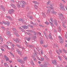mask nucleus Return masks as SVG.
<instances>
[{
    "label": "nucleus",
    "instance_id": "nucleus-42",
    "mask_svg": "<svg viewBox=\"0 0 67 67\" xmlns=\"http://www.w3.org/2000/svg\"><path fill=\"white\" fill-rule=\"evenodd\" d=\"M9 11H11V12H14V10L12 9H10Z\"/></svg>",
    "mask_w": 67,
    "mask_h": 67
},
{
    "label": "nucleus",
    "instance_id": "nucleus-20",
    "mask_svg": "<svg viewBox=\"0 0 67 67\" xmlns=\"http://www.w3.org/2000/svg\"><path fill=\"white\" fill-rule=\"evenodd\" d=\"M29 46L32 48H34V47L32 45H29Z\"/></svg>",
    "mask_w": 67,
    "mask_h": 67
},
{
    "label": "nucleus",
    "instance_id": "nucleus-14",
    "mask_svg": "<svg viewBox=\"0 0 67 67\" xmlns=\"http://www.w3.org/2000/svg\"><path fill=\"white\" fill-rule=\"evenodd\" d=\"M1 8L2 10H3V11H4L5 10V8H4V6L1 5Z\"/></svg>",
    "mask_w": 67,
    "mask_h": 67
},
{
    "label": "nucleus",
    "instance_id": "nucleus-39",
    "mask_svg": "<svg viewBox=\"0 0 67 67\" xmlns=\"http://www.w3.org/2000/svg\"><path fill=\"white\" fill-rule=\"evenodd\" d=\"M9 53H10V54H11V55L12 56H13V57H14V55H13V53H12L11 52H10Z\"/></svg>",
    "mask_w": 67,
    "mask_h": 67
},
{
    "label": "nucleus",
    "instance_id": "nucleus-26",
    "mask_svg": "<svg viewBox=\"0 0 67 67\" xmlns=\"http://www.w3.org/2000/svg\"><path fill=\"white\" fill-rule=\"evenodd\" d=\"M49 23L52 26H53V27L54 26V24L53 23H52L49 21Z\"/></svg>",
    "mask_w": 67,
    "mask_h": 67
},
{
    "label": "nucleus",
    "instance_id": "nucleus-55",
    "mask_svg": "<svg viewBox=\"0 0 67 67\" xmlns=\"http://www.w3.org/2000/svg\"><path fill=\"white\" fill-rule=\"evenodd\" d=\"M21 59H18L17 60V61L18 62H19V63H20V62H21Z\"/></svg>",
    "mask_w": 67,
    "mask_h": 67
},
{
    "label": "nucleus",
    "instance_id": "nucleus-53",
    "mask_svg": "<svg viewBox=\"0 0 67 67\" xmlns=\"http://www.w3.org/2000/svg\"><path fill=\"white\" fill-rule=\"evenodd\" d=\"M63 57H64V58L65 59H66V60L67 61V57H66V56H63Z\"/></svg>",
    "mask_w": 67,
    "mask_h": 67
},
{
    "label": "nucleus",
    "instance_id": "nucleus-13",
    "mask_svg": "<svg viewBox=\"0 0 67 67\" xmlns=\"http://www.w3.org/2000/svg\"><path fill=\"white\" fill-rule=\"evenodd\" d=\"M6 17L7 19H9V20H10L11 21H12V18L10 16H6Z\"/></svg>",
    "mask_w": 67,
    "mask_h": 67
},
{
    "label": "nucleus",
    "instance_id": "nucleus-18",
    "mask_svg": "<svg viewBox=\"0 0 67 67\" xmlns=\"http://www.w3.org/2000/svg\"><path fill=\"white\" fill-rule=\"evenodd\" d=\"M32 2L34 3H35V4H38L39 3H38L36 1H33Z\"/></svg>",
    "mask_w": 67,
    "mask_h": 67
},
{
    "label": "nucleus",
    "instance_id": "nucleus-24",
    "mask_svg": "<svg viewBox=\"0 0 67 67\" xmlns=\"http://www.w3.org/2000/svg\"><path fill=\"white\" fill-rule=\"evenodd\" d=\"M62 50H63V52H64V53H67V51L65 50V49H62Z\"/></svg>",
    "mask_w": 67,
    "mask_h": 67
},
{
    "label": "nucleus",
    "instance_id": "nucleus-3",
    "mask_svg": "<svg viewBox=\"0 0 67 67\" xmlns=\"http://www.w3.org/2000/svg\"><path fill=\"white\" fill-rule=\"evenodd\" d=\"M47 8H48V9H54V8L53 7V5H52V4H49V6H47Z\"/></svg>",
    "mask_w": 67,
    "mask_h": 67
},
{
    "label": "nucleus",
    "instance_id": "nucleus-4",
    "mask_svg": "<svg viewBox=\"0 0 67 67\" xmlns=\"http://www.w3.org/2000/svg\"><path fill=\"white\" fill-rule=\"evenodd\" d=\"M66 23V21H64L63 22V25L62 26L64 27H66V26H65V24Z\"/></svg>",
    "mask_w": 67,
    "mask_h": 67
},
{
    "label": "nucleus",
    "instance_id": "nucleus-63",
    "mask_svg": "<svg viewBox=\"0 0 67 67\" xmlns=\"http://www.w3.org/2000/svg\"><path fill=\"white\" fill-rule=\"evenodd\" d=\"M29 31L30 32H31V33H33V31L32 30H29Z\"/></svg>",
    "mask_w": 67,
    "mask_h": 67
},
{
    "label": "nucleus",
    "instance_id": "nucleus-61",
    "mask_svg": "<svg viewBox=\"0 0 67 67\" xmlns=\"http://www.w3.org/2000/svg\"><path fill=\"white\" fill-rule=\"evenodd\" d=\"M33 60L35 61H36V58H33Z\"/></svg>",
    "mask_w": 67,
    "mask_h": 67
},
{
    "label": "nucleus",
    "instance_id": "nucleus-8",
    "mask_svg": "<svg viewBox=\"0 0 67 67\" xmlns=\"http://www.w3.org/2000/svg\"><path fill=\"white\" fill-rule=\"evenodd\" d=\"M48 36L49 38L50 39H51V40H53V38H52V34H49L48 35Z\"/></svg>",
    "mask_w": 67,
    "mask_h": 67
},
{
    "label": "nucleus",
    "instance_id": "nucleus-7",
    "mask_svg": "<svg viewBox=\"0 0 67 67\" xmlns=\"http://www.w3.org/2000/svg\"><path fill=\"white\" fill-rule=\"evenodd\" d=\"M54 25H56V26H57V20H56L55 19L54 20Z\"/></svg>",
    "mask_w": 67,
    "mask_h": 67
},
{
    "label": "nucleus",
    "instance_id": "nucleus-23",
    "mask_svg": "<svg viewBox=\"0 0 67 67\" xmlns=\"http://www.w3.org/2000/svg\"><path fill=\"white\" fill-rule=\"evenodd\" d=\"M56 52L57 53V54H58V55H60V53H59V52L56 49Z\"/></svg>",
    "mask_w": 67,
    "mask_h": 67
},
{
    "label": "nucleus",
    "instance_id": "nucleus-33",
    "mask_svg": "<svg viewBox=\"0 0 67 67\" xmlns=\"http://www.w3.org/2000/svg\"><path fill=\"white\" fill-rule=\"evenodd\" d=\"M39 66L40 67H45V66H44V65H43V64H40Z\"/></svg>",
    "mask_w": 67,
    "mask_h": 67
},
{
    "label": "nucleus",
    "instance_id": "nucleus-1",
    "mask_svg": "<svg viewBox=\"0 0 67 67\" xmlns=\"http://www.w3.org/2000/svg\"><path fill=\"white\" fill-rule=\"evenodd\" d=\"M17 7L18 8L21 7V8H24L25 7V5H24V4H20V3H18L17 4Z\"/></svg>",
    "mask_w": 67,
    "mask_h": 67
},
{
    "label": "nucleus",
    "instance_id": "nucleus-31",
    "mask_svg": "<svg viewBox=\"0 0 67 67\" xmlns=\"http://www.w3.org/2000/svg\"><path fill=\"white\" fill-rule=\"evenodd\" d=\"M43 46L44 47H47V46H48V44H45V45H43Z\"/></svg>",
    "mask_w": 67,
    "mask_h": 67
},
{
    "label": "nucleus",
    "instance_id": "nucleus-58",
    "mask_svg": "<svg viewBox=\"0 0 67 67\" xmlns=\"http://www.w3.org/2000/svg\"><path fill=\"white\" fill-rule=\"evenodd\" d=\"M31 64L32 65H34V62H33V61H31Z\"/></svg>",
    "mask_w": 67,
    "mask_h": 67
},
{
    "label": "nucleus",
    "instance_id": "nucleus-36",
    "mask_svg": "<svg viewBox=\"0 0 67 67\" xmlns=\"http://www.w3.org/2000/svg\"><path fill=\"white\" fill-rule=\"evenodd\" d=\"M7 26H9V25H10V23L8 21H7Z\"/></svg>",
    "mask_w": 67,
    "mask_h": 67
},
{
    "label": "nucleus",
    "instance_id": "nucleus-6",
    "mask_svg": "<svg viewBox=\"0 0 67 67\" xmlns=\"http://www.w3.org/2000/svg\"><path fill=\"white\" fill-rule=\"evenodd\" d=\"M52 63L53 64L55 65L57 64V62H56V60L52 61Z\"/></svg>",
    "mask_w": 67,
    "mask_h": 67
},
{
    "label": "nucleus",
    "instance_id": "nucleus-47",
    "mask_svg": "<svg viewBox=\"0 0 67 67\" xmlns=\"http://www.w3.org/2000/svg\"><path fill=\"white\" fill-rule=\"evenodd\" d=\"M40 43L41 44H43L44 43V42L42 41H40Z\"/></svg>",
    "mask_w": 67,
    "mask_h": 67
},
{
    "label": "nucleus",
    "instance_id": "nucleus-22",
    "mask_svg": "<svg viewBox=\"0 0 67 67\" xmlns=\"http://www.w3.org/2000/svg\"><path fill=\"white\" fill-rule=\"evenodd\" d=\"M60 19L62 21H63L64 20V16H62L60 18Z\"/></svg>",
    "mask_w": 67,
    "mask_h": 67
},
{
    "label": "nucleus",
    "instance_id": "nucleus-12",
    "mask_svg": "<svg viewBox=\"0 0 67 67\" xmlns=\"http://www.w3.org/2000/svg\"><path fill=\"white\" fill-rule=\"evenodd\" d=\"M11 6L13 8H14L15 9H16V7L15 6V5L12 4L11 5Z\"/></svg>",
    "mask_w": 67,
    "mask_h": 67
},
{
    "label": "nucleus",
    "instance_id": "nucleus-43",
    "mask_svg": "<svg viewBox=\"0 0 67 67\" xmlns=\"http://www.w3.org/2000/svg\"><path fill=\"white\" fill-rule=\"evenodd\" d=\"M58 31L59 32H60L61 31V28L60 27H59Z\"/></svg>",
    "mask_w": 67,
    "mask_h": 67
},
{
    "label": "nucleus",
    "instance_id": "nucleus-60",
    "mask_svg": "<svg viewBox=\"0 0 67 67\" xmlns=\"http://www.w3.org/2000/svg\"><path fill=\"white\" fill-rule=\"evenodd\" d=\"M3 24H7V23H6L5 22L3 21Z\"/></svg>",
    "mask_w": 67,
    "mask_h": 67
},
{
    "label": "nucleus",
    "instance_id": "nucleus-2",
    "mask_svg": "<svg viewBox=\"0 0 67 67\" xmlns=\"http://www.w3.org/2000/svg\"><path fill=\"white\" fill-rule=\"evenodd\" d=\"M59 7L60 9L61 10H64V5L62 3H61L59 4Z\"/></svg>",
    "mask_w": 67,
    "mask_h": 67
},
{
    "label": "nucleus",
    "instance_id": "nucleus-41",
    "mask_svg": "<svg viewBox=\"0 0 67 67\" xmlns=\"http://www.w3.org/2000/svg\"><path fill=\"white\" fill-rule=\"evenodd\" d=\"M27 58L26 57H24V60H26V59H27Z\"/></svg>",
    "mask_w": 67,
    "mask_h": 67
},
{
    "label": "nucleus",
    "instance_id": "nucleus-37",
    "mask_svg": "<svg viewBox=\"0 0 67 67\" xmlns=\"http://www.w3.org/2000/svg\"><path fill=\"white\" fill-rule=\"evenodd\" d=\"M51 2V1L50 0H48V2L47 3V5H49V3H50Z\"/></svg>",
    "mask_w": 67,
    "mask_h": 67
},
{
    "label": "nucleus",
    "instance_id": "nucleus-50",
    "mask_svg": "<svg viewBox=\"0 0 67 67\" xmlns=\"http://www.w3.org/2000/svg\"><path fill=\"white\" fill-rule=\"evenodd\" d=\"M40 51L41 54H43V51H41V49H40Z\"/></svg>",
    "mask_w": 67,
    "mask_h": 67
},
{
    "label": "nucleus",
    "instance_id": "nucleus-64",
    "mask_svg": "<svg viewBox=\"0 0 67 67\" xmlns=\"http://www.w3.org/2000/svg\"><path fill=\"white\" fill-rule=\"evenodd\" d=\"M26 9L27 10H28L29 9V7H27L26 8Z\"/></svg>",
    "mask_w": 67,
    "mask_h": 67
},
{
    "label": "nucleus",
    "instance_id": "nucleus-45",
    "mask_svg": "<svg viewBox=\"0 0 67 67\" xmlns=\"http://www.w3.org/2000/svg\"><path fill=\"white\" fill-rule=\"evenodd\" d=\"M59 52H60V53H62V52H63L62 50H60V49H59Z\"/></svg>",
    "mask_w": 67,
    "mask_h": 67
},
{
    "label": "nucleus",
    "instance_id": "nucleus-11",
    "mask_svg": "<svg viewBox=\"0 0 67 67\" xmlns=\"http://www.w3.org/2000/svg\"><path fill=\"white\" fill-rule=\"evenodd\" d=\"M19 3L20 4H25V2L24 1H20L19 2Z\"/></svg>",
    "mask_w": 67,
    "mask_h": 67
},
{
    "label": "nucleus",
    "instance_id": "nucleus-49",
    "mask_svg": "<svg viewBox=\"0 0 67 67\" xmlns=\"http://www.w3.org/2000/svg\"><path fill=\"white\" fill-rule=\"evenodd\" d=\"M5 60L6 61H8L9 60V58H8L7 57L5 58Z\"/></svg>",
    "mask_w": 67,
    "mask_h": 67
},
{
    "label": "nucleus",
    "instance_id": "nucleus-30",
    "mask_svg": "<svg viewBox=\"0 0 67 67\" xmlns=\"http://www.w3.org/2000/svg\"><path fill=\"white\" fill-rule=\"evenodd\" d=\"M34 6L35 7V9H37V6L36 5H34Z\"/></svg>",
    "mask_w": 67,
    "mask_h": 67
},
{
    "label": "nucleus",
    "instance_id": "nucleus-16",
    "mask_svg": "<svg viewBox=\"0 0 67 67\" xmlns=\"http://www.w3.org/2000/svg\"><path fill=\"white\" fill-rule=\"evenodd\" d=\"M51 13H53V14H56L57 13L56 12H55L53 10L51 11Z\"/></svg>",
    "mask_w": 67,
    "mask_h": 67
},
{
    "label": "nucleus",
    "instance_id": "nucleus-51",
    "mask_svg": "<svg viewBox=\"0 0 67 67\" xmlns=\"http://www.w3.org/2000/svg\"><path fill=\"white\" fill-rule=\"evenodd\" d=\"M46 24H47V25H49V23L46 21V22L45 23Z\"/></svg>",
    "mask_w": 67,
    "mask_h": 67
},
{
    "label": "nucleus",
    "instance_id": "nucleus-40",
    "mask_svg": "<svg viewBox=\"0 0 67 67\" xmlns=\"http://www.w3.org/2000/svg\"><path fill=\"white\" fill-rule=\"evenodd\" d=\"M6 33L8 35H9L10 34V32L9 31H7Z\"/></svg>",
    "mask_w": 67,
    "mask_h": 67
},
{
    "label": "nucleus",
    "instance_id": "nucleus-10",
    "mask_svg": "<svg viewBox=\"0 0 67 67\" xmlns=\"http://www.w3.org/2000/svg\"><path fill=\"white\" fill-rule=\"evenodd\" d=\"M22 27L24 29H28L29 27L27 26L24 25L22 26Z\"/></svg>",
    "mask_w": 67,
    "mask_h": 67
},
{
    "label": "nucleus",
    "instance_id": "nucleus-44",
    "mask_svg": "<svg viewBox=\"0 0 67 67\" xmlns=\"http://www.w3.org/2000/svg\"><path fill=\"white\" fill-rule=\"evenodd\" d=\"M26 39L27 41H30V38H26Z\"/></svg>",
    "mask_w": 67,
    "mask_h": 67
},
{
    "label": "nucleus",
    "instance_id": "nucleus-21",
    "mask_svg": "<svg viewBox=\"0 0 67 67\" xmlns=\"http://www.w3.org/2000/svg\"><path fill=\"white\" fill-rule=\"evenodd\" d=\"M18 21H20V22H23V21H24V20L20 18L18 19Z\"/></svg>",
    "mask_w": 67,
    "mask_h": 67
},
{
    "label": "nucleus",
    "instance_id": "nucleus-17",
    "mask_svg": "<svg viewBox=\"0 0 67 67\" xmlns=\"http://www.w3.org/2000/svg\"><path fill=\"white\" fill-rule=\"evenodd\" d=\"M38 60H40L41 61H43V60H44V58L43 57H41V59H38Z\"/></svg>",
    "mask_w": 67,
    "mask_h": 67
},
{
    "label": "nucleus",
    "instance_id": "nucleus-57",
    "mask_svg": "<svg viewBox=\"0 0 67 67\" xmlns=\"http://www.w3.org/2000/svg\"><path fill=\"white\" fill-rule=\"evenodd\" d=\"M16 51H17V52H19H19H20V51H19V49H16Z\"/></svg>",
    "mask_w": 67,
    "mask_h": 67
},
{
    "label": "nucleus",
    "instance_id": "nucleus-27",
    "mask_svg": "<svg viewBox=\"0 0 67 67\" xmlns=\"http://www.w3.org/2000/svg\"><path fill=\"white\" fill-rule=\"evenodd\" d=\"M58 57L60 60H62V57L60 55H58Z\"/></svg>",
    "mask_w": 67,
    "mask_h": 67
},
{
    "label": "nucleus",
    "instance_id": "nucleus-15",
    "mask_svg": "<svg viewBox=\"0 0 67 67\" xmlns=\"http://www.w3.org/2000/svg\"><path fill=\"white\" fill-rule=\"evenodd\" d=\"M34 52H35V56H36V58H37V59H38V57L37 56V52H36L35 51H34Z\"/></svg>",
    "mask_w": 67,
    "mask_h": 67
},
{
    "label": "nucleus",
    "instance_id": "nucleus-5",
    "mask_svg": "<svg viewBox=\"0 0 67 67\" xmlns=\"http://www.w3.org/2000/svg\"><path fill=\"white\" fill-rule=\"evenodd\" d=\"M14 33L17 36L19 37V34H18V31L17 30H16L15 32H14Z\"/></svg>",
    "mask_w": 67,
    "mask_h": 67
},
{
    "label": "nucleus",
    "instance_id": "nucleus-35",
    "mask_svg": "<svg viewBox=\"0 0 67 67\" xmlns=\"http://www.w3.org/2000/svg\"><path fill=\"white\" fill-rule=\"evenodd\" d=\"M59 17L60 18L62 17V16H63V15L61 13H60L59 14Z\"/></svg>",
    "mask_w": 67,
    "mask_h": 67
},
{
    "label": "nucleus",
    "instance_id": "nucleus-38",
    "mask_svg": "<svg viewBox=\"0 0 67 67\" xmlns=\"http://www.w3.org/2000/svg\"><path fill=\"white\" fill-rule=\"evenodd\" d=\"M44 57H45V58H46V60H47V61H48V58H47V57H46V56L45 55L44 56Z\"/></svg>",
    "mask_w": 67,
    "mask_h": 67
},
{
    "label": "nucleus",
    "instance_id": "nucleus-28",
    "mask_svg": "<svg viewBox=\"0 0 67 67\" xmlns=\"http://www.w3.org/2000/svg\"><path fill=\"white\" fill-rule=\"evenodd\" d=\"M20 41V40L18 38H17L16 39V41L17 43H19V41Z\"/></svg>",
    "mask_w": 67,
    "mask_h": 67
},
{
    "label": "nucleus",
    "instance_id": "nucleus-56",
    "mask_svg": "<svg viewBox=\"0 0 67 67\" xmlns=\"http://www.w3.org/2000/svg\"><path fill=\"white\" fill-rule=\"evenodd\" d=\"M12 30H13V31H15H15H16V30L15 29V28H12Z\"/></svg>",
    "mask_w": 67,
    "mask_h": 67
},
{
    "label": "nucleus",
    "instance_id": "nucleus-9",
    "mask_svg": "<svg viewBox=\"0 0 67 67\" xmlns=\"http://www.w3.org/2000/svg\"><path fill=\"white\" fill-rule=\"evenodd\" d=\"M0 40H1V43H0V44H2V43L3 42V38L0 35Z\"/></svg>",
    "mask_w": 67,
    "mask_h": 67
},
{
    "label": "nucleus",
    "instance_id": "nucleus-32",
    "mask_svg": "<svg viewBox=\"0 0 67 67\" xmlns=\"http://www.w3.org/2000/svg\"><path fill=\"white\" fill-rule=\"evenodd\" d=\"M7 45H9V44H12V43L11 42H7Z\"/></svg>",
    "mask_w": 67,
    "mask_h": 67
},
{
    "label": "nucleus",
    "instance_id": "nucleus-19",
    "mask_svg": "<svg viewBox=\"0 0 67 67\" xmlns=\"http://www.w3.org/2000/svg\"><path fill=\"white\" fill-rule=\"evenodd\" d=\"M60 42L61 44H63V42H64V41L63 40V39H60Z\"/></svg>",
    "mask_w": 67,
    "mask_h": 67
},
{
    "label": "nucleus",
    "instance_id": "nucleus-48",
    "mask_svg": "<svg viewBox=\"0 0 67 67\" xmlns=\"http://www.w3.org/2000/svg\"><path fill=\"white\" fill-rule=\"evenodd\" d=\"M39 26L40 27H44V26H43V25H42L39 24Z\"/></svg>",
    "mask_w": 67,
    "mask_h": 67
},
{
    "label": "nucleus",
    "instance_id": "nucleus-59",
    "mask_svg": "<svg viewBox=\"0 0 67 67\" xmlns=\"http://www.w3.org/2000/svg\"><path fill=\"white\" fill-rule=\"evenodd\" d=\"M36 49L37 50H38V51H40V49H39V48L38 47H36Z\"/></svg>",
    "mask_w": 67,
    "mask_h": 67
},
{
    "label": "nucleus",
    "instance_id": "nucleus-62",
    "mask_svg": "<svg viewBox=\"0 0 67 67\" xmlns=\"http://www.w3.org/2000/svg\"><path fill=\"white\" fill-rule=\"evenodd\" d=\"M1 50H2V51H3V52H4V49H3V48H1Z\"/></svg>",
    "mask_w": 67,
    "mask_h": 67
},
{
    "label": "nucleus",
    "instance_id": "nucleus-25",
    "mask_svg": "<svg viewBox=\"0 0 67 67\" xmlns=\"http://www.w3.org/2000/svg\"><path fill=\"white\" fill-rule=\"evenodd\" d=\"M50 9H48L47 10V14H49L50 13Z\"/></svg>",
    "mask_w": 67,
    "mask_h": 67
},
{
    "label": "nucleus",
    "instance_id": "nucleus-29",
    "mask_svg": "<svg viewBox=\"0 0 67 67\" xmlns=\"http://www.w3.org/2000/svg\"><path fill=\"white\" fill-rule=\"evenodd\" d=\"M20 63L21 64H24V61H23L22 60H20Z\"/></svg>",
    "mask_w": 67,
    "mask_h": 67
},
{
    "label": "nucleus",
    "instance_id": "nucleus-52",
    "mask_svg": "<svg viewBox=\"0 0 67 67\" xmlns=\"http://www.w3.org/2000/svg\"><path fill=\"white\" fill-rule=\"evenodd\" d=\"M58 37L59 38V40H61V39H62V38L60 36H59Z\"/></svg>",
    "mask_w": 67,
    "mask_h": 67
},
{
    "label": "nucleus",
    "instance_id": "nucleus-34",
    "mask_svg": "<svg viewBox=\"0 0 67 67\" xmlns=\"http://www.w3.org/2000/svg\"><path fill=\"white\" fill-rule=\"evenodd\" d=\"M42 14L43 15V17L44 18H45V17H46V15H45V14L44 13L42 12Z\"/></svg>",
    "mask_w": 67,
    "mask_h": 67
},
{
    "label": "nucleus",
    "instance_id": "nucleus-46",
    "mask_svg": "<svg viewBox=\"0 0 67 67\" xmlns=\"http://www.w3.org/2000/svg\"><path fill=\"white\" fill-rule=\"evenodd\" d=\"M16 46L18 47H19V48H21V46H19V45L18 44H17Z\"/></svg>",
    "mask_w": 67,
    "mask_h": 67
},
{
    "label": "nucleus",
    "instance_id": "nucleus-54",
    "mask_svg": "<svg viewBox=\"0 0 67 67\" xmlns=\"http://www.w3.org/2000/svg\"><path fill=\"white\" fill-rule=\"evenodd\" d=\"M65 38H67V33H66V34H65Z\"/></svg>",
    "mask_w": 67,
    "mask_h": 67
}]
</instances>
